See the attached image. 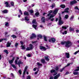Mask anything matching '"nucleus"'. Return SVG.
Segmentation results:
<instances>
[{"label":"nucleus","mask_w":79,"mask_h":79,"mask_svg":"<svg viewBox=\"0 0 79 79\" xmlns=\"http://www.w3.org/2000/svg\"><path fill=\"white\" fill-rule=\"evenodd\" d=\"M72 45L71 42L69 41H65V47L66 48H69Z\"/></svg>","instance_id":"nucleus-1"},{"label":"nucleus","mask_w":79,"mask_h":79,"mask_svg":"<svg viewBox=\"0 0 79 79\" xmlns=\"http://www.w3.org/2000/svg\"><path fill=\"white\" fill-rule=\"evenodd\" d=\"M32 23L33 24H35L36 25L33 24L32 25V27L35 29V30H37V28H36V27H37V23L36 22V20L35 19H34L33 20Z\"/></svg>","instance_id":"nucleus-2"},{"label":"nucleus","mask_w":79,"mask_h":79,"mask_svg":"<svg viewBox=\"0 0 79 79\" xmlns=\"http://www.w3.org/2000/svg\"><path fill=\"white\" fill-rule=\"evenodd\" d=\"M30 47H27L26 49V50L27 51H29V50H32V48L33 47V45H32V44H30Z\"/></svg>","instance_id":"nucleus-3"},{"label":"nucleus","mask_w":79,"mask_h":79,"mask_svg":"<svg viewBox=\"0 0 79 79\" xmlns=\"http://www.w3.org/2000/svg\"><path fill=\"white\" fill-rule=\"evenodd\" d=\"M64 22L61 20V17H59V24L61 26L62 24H63Z\"/></svg>","instance_id":"nucleus-4"},{"label":"nucleus","mask_w":79,"mask_h":79,"mask_svg":"<svg viewBox=\"0 0 79 79\" xmlns=\"http://www.w3.org/2000/svg\"><path fill=\"white\" fill-rule=\"evenodd\" d=\"M40 49L42 51H45L46 50V48L43 46H40Z\"/></svg>","instance_id":"nucleus-5"},{"label":"nucleus","mask_w":79,"mask_h":79,"mask_svg":"<svg viewBox=\"0 0 79 79\" xmlns=\"http://www.w3.org/2000/svg\"><path fill=\"white\" fill-rule=\"evenodd\" d=\"M11 44V43L10 41H8L6 44V47H10Z\"/></svg>","instance_id":"nucleus-6"},{"label":"nucleus","mask_w":79,"mask_h":79,"mask_svg":"<svg viewBox=\"0 0 79 79\" xmlns=\"http://www.w3.org/2000/svg\"><path fill=\"white\" fill-rule=\"evenodd\" d=\"M4 4L6 5V7H9V8H10V7H11V6H10V5H9L8 3V2H5Z\"/></svg>","instance_id":"nucleus-7"},{"label":"nucleus","mask_w":79,"mask_h":79,"mask_svg":"<svg viewBox=\"0 0 79 79\" xmlns=\"http://www.w3.org/2000/svg\"><path fill=\"white\" fill-rule=\"evenodd\" d=\"M19 67H20L21 66V64H23V62H21V60H19L18 61V63H17Z\"/></svg>","instance_id":"nucleus-8"},{"label":"nucleus","mask_w":79,"mask_h":79,"mask_svg":"<svg viewBox=\"0 0 79 79\" xmlns=\"http://www.w3.org/2000/svg\"><path fill=\"white\" fill-rule=\"evenodd\" d=\"M36 37V35L35 34L33 33L32 34V36H31L30 37V38L31 39H35V38Z\"/></svg>","instance_id":"nucleus-9"},{"label":"nucleus","mask_w":79,"mask_h":79,"mask_svg":"<svg viewBox=\"0 0 79 79\" xmlns=\"http://www.w3.org/2000/svg\"><path fill=\"white\" fill-rule=\"evenodd\" d=\"M58 9H56L53 12V13L54 15H56V13H57V12H58Z\"/></svg>","instance_id":"nucleus-10"},{"label":"nucleus","mask_w":79,"mask_h":79,"mask_svg":"<svg viewBox=\"0 0 79 79\" xmlns=\"http://www.w3.org/2000/svg\"><path fill=\"white\" fill-rule=\"evenodd\" d=\"M60 76V74L59 73L57 74V75H56V76H55L54 77V79H57L59 77V76Z\"/></svg>","instance_id":"nucleus-11"},{"label":"nucleus","mask_w":79,"mask_h":79,"mask_svg":"<svg viewBox=\"0 0 79 79\" xmlns=\"http://www.w3.org/2000/svg\"><path fill=\"white\" fill-rule=\"evenodd\" d=\"M15 57H14L11 60L9 61V63L10 64H11L12 63H13V61L15 60Z\"/></svg>","instance_id":"nucleus-12"},{"label":"nucleus","mask_w":79,"mask_h":79,"mask_svg":"<svg viewBox=\"0 0 79 79\" xmlns=\"http://www.w3.org/2000/svg\"><path fill=\"white\" fill-rule=\"evenodd\" d=\"M77 3V2L75 0H74L73 1L71 2L70 4L71 5H73V4H75V3Z\"/></svg>","instance_id":"nucleus-13"},{"label":"nucleus","mask_w":79,"mask_h":79,"mask_svg":"<svg viewBox=\"0 0 79 79\" xmlns=\"http://www.w3.org/2000/svg\"><path fill=\"white\" fill-rule=\"evenodd\" d=\"M45 18H44V17H42L41 19V21L42 23H45Z\"/></svg>","instance_id":"nucleus-14"},{"label":"nucleus","mask_w":79,"mask_h":79,"mask_svg":"<svg viewBox=\"0 0 79 79\" xmlns=\"http://www.w3.org/2000/svg\"><path fill=\"white\" fill-rule=\"evenodd\" d=\"M65 55H66V57L67 58H69V53H65Z\"/></svg>","instance_id":"nucleus-15"},{"label":"nucleus","mask_w":79,"mask_h":79,"mask_svg":"<svg viewBox=\"0 0 79 79\" xmlns=\"http://www.w3.org/2000/svg\"><path fill=\"white\" fill-rule=\"evenodd\" d=\"M2 13H8V11L7 10H5L2 11Z\"/></svg>","instance_id":"nucleus-16"},{"label":"nucleus","mask_w":79,"mask_h":79,"mask_svg":"<svg viewBox=\"0 0 79 79\" xmlns=\"http://www.w3.org/2000/svg\"><path fill=\"white\" fill-rule=\"evenodd\" d=\"M24 15L25 16H28L29 15V13L25 11L24 12Z\"/></svg>","instance_id":"nucleus-17"},{"label":"nucleus","mask_w":79,"mask_h":79,"mask_svg":"<svg viewBox=\"0 0 79 79\" xmlns=\"http://www.w3.org/2000/svg\"><path fill=\"white\" fill-rule=\"evenodd\" d=\"M24 19L25 21H28L29 20V19L28 17L27 16L25 17Z\"/></svg>","instance_id":"nucleus-18"},{"label":"nucleus","mask_w":79,"mask_h":79,"mask_svg":"<svg viewBox=\"0 0 79 79\" xmlns=\"http://www.w3.org/2000/svg\"><path fill=\"white\" fill-rule=\"evenodd\" d=\"M45 60H47V61H49V59L48 58V56H47L46 57V56H44Z\"/></svg>","instance_id":"nucleus-19"},{"label":"nucleus","mask_w":79,"mask_h":79,"mask_svg":"<svg viewBox=\"0 0 79 79\" xmlns=\"http://www.w3.org/2000/svg\"><path fill=\"white\" fill-rule=\"evenodd\" d=\"M51 7H52V8H53L55 7V3L52 4V6H51Z\"/></svg>","instance_id":"nucleus-20"},{"label":"nucleus","mask_w":79,"mask_h":79,"mask_svg":"<svg viewBox=\"0 0 79 79\" xmlns=\"http://www.w3.org/2000/svg\"><path fill=\"white\" fill-rule=\"evenodd\" d=\"M43 36H44V39L45 41V42H47V37L44 35Z\"/></svg>","instance_id":"nucleus-21"},{"label":"nucleus","mask_w":79,"mask_h":79,"mask_svg":"<svg viewBox=\"0 0 79 79\" xmlns=\"http://www.w3.org/2000/svg\"><path fill=\"white\" fill-rule=\"evenodd\" d=\"M51 40L52 42H55L56 41V40L54 38H52L51 39Z\"/></svg>","instance_id":"nucleus-22"},{"label":"nucleus","mask_w":79,"mask_h":79,"mask_svg":"<svg viewBox=\"0 0 79 79\" xmlns=\"http://www.w3.org/2000/svg\"><path fill=\"white\" fill-rule=\"evenodd\" d=\"M60 7H61V8H64L65 7V5L64 4H61L60 6Z\"/></svg>","instance_id":"nucleus-23"},{"label":"nucleus","mask_w":79,"mask_h":79,"mask_svg":"<svg viewBox=\"0 0 79 79\" xmlns=\"http://www.w3.org/2000/svg\"><path fill=\"white\" fill-rule=\"evenodd\" d=\"M65 44H66V41H61V45H64V44H65Z\"/></svg>","instance_id":"nucleus-24"},{"label":"nucleus","mask_w":79,"mask_h":79,"mask_svg":"<svg viewBox=\"0 0 79 79\" xmlns=\"http://www.w3.org/2000/svg\"><path fill=\"white\" fill-rule=\"evenodd\" d=\"M29 12H30V13H34V10H29Z\"/></svg>","instance_id":"nucleus-25"},{"label":"nucleus","mask_w":79,"mask_h":79,"mask_svg":"<svg viewBox=\"0 0 79 79\" xmlns=\"http://www.w3.org/2000/svg\"><path fill=\"white\" fill-rule=\"evenodd\" d=\"M68 10H69V8H67L64 10L65 12H68Z\"/></svg>","instance_id":"nucleus-26"},{"label":"nucleus","mask_w":79,"mask_h":79,"mask_svg":"<svg viewBox=\"0 0 79 79\" xmlns=\"http://www.w3.org/2000/svg\"><path fill=\"white\" fill-rule=\"evenodd\" d=\"M11 37H13V39H15V38H16V35H12Z\"/></svg>","instance_id":"nucleus-27"},{"label":"nucleus","mask_w":79,"mask_h":79,"mask_svg":"<svg viewBox=\"0 0 79 79\" xmlns=\"http://www.w3.org/2000/svg\"><path fill=\"white\" fill-rule=\"evenodd\" d=\"M10 4L12 6H14V2L13 1H11L10 2Z\"/></svg>","instance_id":"nucleus-28"},{"label":"nucleus","mask_w":79,"mask_h":79,"mask_svg":"<svg viewBox=\"0 0 79 79\" xmlns=\"http://www.w3.org/2000/svg\"><path fill=\"white\" fill-rule=\"evenodd\" d=\"M62 34L63 35H64V34H67V31H64V32H63L62 33Z\"/></svg>","instance_id":"nucleus-29"},{"label":"nucleus","mask_w":79,"mask_h":79,"mask_svg":"<svg viewBox=\"0 0 79 79\" xmlns=\"http://www.w3.org/2000/svg\"><path fill=\"white\" fill-rule=\"evenodd\" d=\"M54 15H51L49 17V19H51V18H53V17H54Z\"/></svg>","instance_id":"nucleus-30"},{"label":"nucleus","mask_w":79,"mask_h":79,"mask_svg":"<svg viewBox=\"0 0 79 79\" xmlns=\"http://www.w3.org/2000/svg\"><path fill=\"white\" fill-rule=\"evenodd\" d=\"M41 61L42 62V63H45V60L44 59H42L41 60Z\"/></svg>","instance_id":"nucleus-31"},{"label":"nucleus","mask_w":79,"mask_h":79,"mask_svg":"<svg viewBox=\"0 0 79 79\" xmlns=\"http://www.w3.org/2000/svg\"><path fill=\"white\" fill-rule=\"evenodd\" d=\"M37 65L38 66H42V64H40V63L39 62H37Z\"/></svg>","instance_id":"nucleus-32"},{"label":"nucleus","mask_w":79,"mask_h":79,"mask_svg":"<svg viewBox=\"0 0 79 79\" xmlns=\"http://www.w3.org/2000/svg\"><path fill=\"white\" fill-rule=\"evenodd\" d=\"M18 46V43H16L15 44V47L16 48H17Z\"/></svg>","instance_id":"nucleus-33"},{"label":"nucleus","mask_w":79,"mask_h":79,"mask_svg":"<svg viewBox=\"0 0 79 79\" xmlns=\"http://www.w3.org/2000/svg\"><path fill=\"white\" fill-rule=\"evenodd\" d=\"M56 71L55 70H52L51 71V73H55Z\"/></svg>","instance_id":"nucleus-34"},{"label":"nucleus","mask_w":79,"mask_h":79,"mask_svg":"<svg viewBox=\"0 0 79 79\" xmlns=\"http://www.w3.org/2000/svg\"><path fill=\"white\" fill-rule=\"evenodd\" d=\"M11 65L12 66V67H13V68H14L15 69H16V65H14L13 64H11Z\"/></svg>","instance_id":"nucleus-35"},{"label":"nucleus","mask_w":79,"mask_h":79,"mask_svg":"<svg viewBox=\"0 0 79 79\" xmlns=\"http://www.w3.org/2000/svg\"><path fill=\"white\" fill-rule=\"evenodd\" d=\"M21 47H22V50H24V49H26V48H25V47H24V46L23 45H21Z\"/></svg>","instance_id":"nucleus-36"},{"label":"nucleus","mask_w":79,"mask_h":79,"mask_svg":"<svg viewBox=\"0 0 79 79\" xmlns=\"http://www.w3.org/2000/svg\"><path fill=\"white\" fill-rule=\"evenodd\" d=\"M38 36L39 37H40V39L42 38V36L41 35H38Z\"/></svg>","instance_id":"nucleus-37"},{"label":"nucleus","mask_w":79,"mask_h":79,"mask_svg":"<svg viewBox=\"0 0 79 79\" xmlns=\"http://www.w3.org/2000/svg\"><path fill=\"white\" fill-rule=\"evenodd\" d=\"M69 30L70 31H74V28L71 27L70 28Z\"/></svg>","instance_id":"nucleus-38"},{"label":"nucleus","mask_w":79,"mask_h":79,"mask_svg":"<svg viewBox=\"0 0 79 79\" xmlns=\"http://www.w3.org/2000/svg\"><path fill=\"white\" fill-rule=\"evenodd\" d=\"M8 32H6L5 33V35H6V36H10V35H8Z\"/></svg>","instance_id":"nucleus-39"},{"label":"nucleus","mask_w":79,"mask_h":79,"mask_svg":"<svg viewBox=\"0 0 79 79\" xmlns=\"http://www.w3.org/2000/svg\"><path fill=\"white\" fill-rule=\"evenodd\" d=\"M5 25L6 26H8V23L6 22H5Z\"/></svg>","instance_id":"nucleus-40"},{"label":"nucleus","mask_w":79,"mask_h":79,"mask_svg":"<svg viewBox=\"0 0 79 79\" xmlns=\"http://www.w3.org/2000/svg\"><path fill=\"white\" fill-rule=\"evenodd\" d=\"M68 17H69V16H68V15H66L65 16V18L66 19H68Z\"/></svg>","instance_id":"nucleus-41"},{"label":"nucleus","mask_w":79,"mask_h":79,"mask_svg":"<svg viewBox=\"0 0 79 79\" xmlns=\"http://www.w3.org/2000/svg\"><path fill=\"white\" fill-rule=\"evenodd\" d=\"M73 63V62H71V63H70L69 64H67V65L66 66H69V65H70V64H72Z\"/></svg>","instance_id":"nucleus-42"},{"label":"nucleus","mask_w":79,"mask_h":79,"mask_svg":"<svg viewBox=\"0 0 79 79\" xmlns=\"http://www.w3.org/2000/svg\"><path fill=\"white\" fill-rule=\"evenodd\" d=\"M15 64H18V60H17V59L15 60Z\"/></svg>","instance_id":"nucleus-43"},{"label":"nucleus","mask_w":79,"mask_h":79,"mask_svg":"<svg viewBox=\"0 0 79 79\" xmlns=\"http://www.w3.org/2000/svg\"><path fill=\"white\" fill-rule=\"evenodd\" d=\"M4 52H5L6 54H8V51L7 50H5L4 51Z\"/></svg>","instance_id":"nucleus-44"},{"label":"nucleus","mask_w":79,"mask_h":79,"mask_svg":"<svg viewBox=\"0 0 79 79\" xmlns=\"http://www.w3.org/2000/svg\"><path fill=\"white\" fill-rule=\"evenodd\" d=\"M62 29H66V27L63 26L62 27Z\"/></svg>","instance_id":"nucleus-45"},{"label":"nucleus","mask_w":79,"mask_h":79,"mask_svg":"<svg viewBox=\"0 0 79 79\" xmlns=\"http://www.w3.org/2000/svg\"><path fill=\"white\" fill-rule=\"evenodd\" d=\"M27 56H28V57H31V54H30L28 53L27 55Z\"/></svg>","instance_id":"nucleus-46"},{"label":"nucleus","mask_w":79,"mask_h":79,"mask_svg":"<svg viewBox=\"0 0 79 79\" xmlns=\"http://www.w3.org/2000/svg\"><path fill=\"white\" fill-rule=\"evenodd\" d=\"M19 74H22V73L21 72V70H19Z\"/></svg>","instance_id":"nucleus-47"},{"label":"nucleus","mask_w":79,"mask_h":79,"mask_svg":"<svg viewBox=\"0 0 79 79\" xmlns=\"http://www.w3.org/2000/svg\"><path fill=\"white\" fill-rule=\"evenodd\" d=\"M64 69V68H63L62 69H61L60 70V72H63V70Z\"/></svg>","instance_id":"nucleus-48"},{"label":"nucleus","mask_w":79,"mask_h":79,"mask_svg":"<svg viewBox=\"0 0 79 79\" xmlns=\"http://www.w3.org/2000/svg\"><path fill=\"white\" fill-rule=\"evenodd\" d=\"M19 12L20 13L21 15H23V12L21 10H19Z\"/></svg>","instance_id":"nucleus-49"},{"label":"nucleus","mask_w":79,"mask_h":79,"mask_svg":"<svg viewBox=\"0 0 79 79\" xmlns=\"http://www.w3.org/2000/svg\"><path fill=\"white\" fill-rule=\"evenodd\" d=\"M78 52H79V50L77 51L76 52H75L74 53V55H76V54H77V53H78Z\"/></svg>","instance_id":"nucleus-50"},{"label":"nucleus","mask_w":79,"mask_h":79,"mask_svg":"<svg viewBox=\"0 0 79 79\" xmlns=\"http://www.w3.org/2000/svg\"><path fill=\"white\" fill-rule=\"evenodd\" d=\"M27 67L26 66L25 68L24 71H26V70H27Z\"/></svg>","instance_id":"nucleus-51"},{"label":"nucleus","mask_w":79,"mask_h":79,"mask_svg":"<svg viewBox=\"0 0 79 79\" xmlns=\"http://www.w3.org/2000/svg\"><path fill=\"white\" fill-rule=\"evenodd\" d=\"M39 15V13L38 12H37L35 14V16H38Z\"/></svg>","instance_id":"nucleus-52"},{"label":"nucleus","mask_w":79,"mask_h":79,"mask_svg":"<svg viewBox=\"0 0 79 79\" xmlns=\"http://www.w3.org/2000/svg\"><path fill=\"white\" fill-rule=\"evenodd\" d=\"M20 44L21 45H23L24 43L23 41H20Z\"/></svg>","instance_id":"nucleus-53"},{"label":"nucleus","mask_w":79,"mask_h":79,"mask_svg":"<svg viewBox=\"0 0 79 79\" xmlns=\"http://www.w3.org/2000/svg\"><path fill=\"white\" fill-rule=\"evenodd\" d=\"M73 18H74V17L73 16L71 17V18H70V20L72 21L73 19Z\"/></svg>","instance_id":"nucleus-54"},{"label":"nucleus","mask_w":79,"mask_h":79,"mask_svg":"<svg viewBox=\"0 0 79 79\" xmlns=\"http://www.w3.org/2000/svg\"><path fill=\"white\" fill-rule=\"evenodd\" d=\"M37 69V67H35L33 69V71H36V70Z\"/></svg>","instance_id":"nucleus-55"},{"label":"nucleus","mask_w":79,"mask_h":79,"mask_svg":"<svg viewBox=\"0 0 79 79\" xmlns=\"http://www.w3.org/2000/svg\"><path fill=\"white\" fill-rule=\"evenodd\" d=\"M48 12L49 13H53V11L52 10H50Z\"/></svg>","instance_id":"nucleus-56"},{"label":"nucleus","mask_w":79,"mask_h":79,"mask_svg":"<svg viewBox=\"0 0 79 79\" xmlns=\"http://www.w3.org/2000/svg\"><path fill=\"white\" fill-rule=\"evenodd\" d=\"M27 79H31V77L28 76L27 77Z\"/></svg>","instance_id":"nucleus-57"},{"label":"nucleus","mask_w":79,"mask_h":79,"mask_svg":"<svg viewBox=\"0 0 79 79\" xmlns=\"http://www.w3.org/2000/svg\"><path fill=\"white\" fill-rule=\"evenodd\" d=\"M11 76L12 77H14V75H13V74L12 73H11Z\"/></svg>","instance_id":"nucleus-58"},{"label":"nucleus","mask_w":79,"mask_h":79,"mask_svg":"<svg viewBox=\"0 0 79 79\" xmlns=\"http://www.w3.org/2000/svg\"><path fill=\"white\" fill-rule=\"evenodd\" d=\"M50 15H51V14H50V13H49V14H48L47 15L48 16H50Z\"/></svg>","instance_id":"nucleus-59"},{"label":"nucleus","mask_w":79,"mask_h":79,"mask_svg":"<svg viewBox=\"0 0 79 79\" xmlns=\"http://www.w3.org/2000/svg\"><path fill=\"white\" fill-rule=\"evenodd\" d=\"M76 32L79 33V30H76Z\"/></svg>","instance_id":"nucleus-60"},{"label":"nucleus","mask_w":79,"mask_h":79,"mask_svg":"<svg viewBox=\"0 0 79 79\" xmlns=\"http://www.w3.org/2000/svg\"><path fill=\"white\" fill-rule=\"evenodd\" d=\"M69 72H67L66 73V75H67V74H69Z\"/></svg>","instance_id":"nucleus-61"},{"label":"nucleus","mask_w":79,"mask_h":79,"mask_svg":"<svg viewBox=\"0 0 79 79\" xmlns=\"http://www.w3.org/2000/svg\"><path fill=\"white\" fill-rule=\"evenodd\" d=\"M51 21H53L54 20V19L53 18H52L51 19Z\"/></svg>","instance_id":"nucleus-62"},{"label":"nucleus","mask_w":79,"mask_h":79,"mask_svg":"<svg viewBox=\"0 0 79 79\" xmlns=\"http://www.w3.org/2000/svg\"><path fill=\"white\" fill-rule=\"evenodd\" d=\"M53 77H51L49 78V79H53Z\"/></svg>","instance_id":"nucleus-63"},{"label":"nucleus","mask_w":79,"mask_h":79,"mask_svg":"<svg viewBox=\"0 0 79 79\" xmlns=\"http://www.w3.org/2000/svg\"><path fill=\"white\" fill-rule=\"evenodd\" d=\"M56 70H57L58 69V68L57 67H56Z\"/></svg>","instance_id":"nucleus-64"}]
</instances>
